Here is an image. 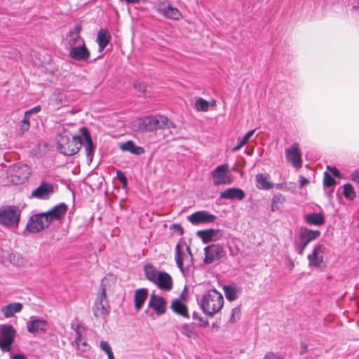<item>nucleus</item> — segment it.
Here are the masks:
<instances>
[{
    "label": "nucleus",
    "instance_id": "1",
    "mask_svg": "<svg viewBox=\"0 0 359 359\" xmlns=\"http://www.w3.org/2000/svg\"><path fill=\"white\" fill-rule=\"evenodd\" d=\"M198 302L203 312L206 316L212 317L222 309L224 298L219 292L212 289L205 292Z\"/></svg>",
    "mask_w": 359,
    "mask_h": 359
},
{
    "label": "nucleus",
    "instance_id": "2",
    "mask_svg": "<svg viewBox=\"0 0 359 359\" xmlns=\"http://www.w3.org/2000/svg\"><path fill=\"white\" fill-rule=\"evenodd\" d=\"M168 123V118L161 114L147 116L138 120V127L142 132H151L164 128Z\"/></svg>",
    "mask_w": 359,
    "mask_h": 359
},
{
    "label": "nucleus",
    "instance_id": "3",
    "mask_svg": "<svg viewBox=\"0 0 359 359\" xmlns=\"http://www.w3.org/2000/svg\"><path fill=\"white\" fill-rule=\"evenodd\" d=\"M83 144L79 135L73 136L72 139L66 135H61L57 141V148L60 153L66 156L76 154Z\"/></svg>",
    "mask_w": 359,
    "mask_h": 359
},
{
    "label": "nucleus",
    "instance_id": "4",
    "mask_svg": "<svg viewBox=\"0 0 359 359\" xmlns=\"http://www.w3.org/2000/svg\"><path fill=\"white\" fill-rule=\"evenodd\" d=\"M320 236L318 230H311L308 228H301L294 241L296 251L299 255H303L307 245Z\"/></svg>",
    "mask_w": 359,
    "mask_h": 359
},
{
    "label": "nucleus",
    "instance_id": "5",
    "mask_svg": "<svg viewBox=\"0 0 359 359\" xmlns=\"http://www.w3.org/2000/svg\"><path fill=\"white\" fill-rule=\"evenodd\" d=\"M20 217V210L18 207L10 205L0 208V224L6 226H17Z\"/></svg>",
    "mask_w": 359,
    "mask_h": 359
},
{
    "label": "nucleus",
    "instance_id": "6",
    "mask_svg": "<svg viewBox=\"0 0 359 359\" xmlns=\"http://www.w3.org/2000/svg\"><path fill=\"white\" fill-rule=\"evenodd\" d=\"M16 330L12 325H0V350L3 352H11V346L14 342Z\"/></svg>",
    "mask_w": 359,
    "mask_h": 359
},
{
    "label": "nucleus",
    "instance_id": "7",
    "mask_svg": "<svg viewBox=\"0 0 359 359\" xmlns=\"http://www.w3.org/2000/svg\"><path fill=\"white\" fill-rule=\"evenodd\" d=\"M109 304L107 300L106 290L102 287V291L98 294L93 307V315L97 318H102L106 320V317L109 313Z\"/></svg>",
    "mask_w": 359,
    "mask_h": 359
},
{
    "label": "nucleus",
    "instance_id": "8",
    "mask_svg": "<svg viewBox=\"0 0 359 359\" xmlns=\"http://www.w3.org/2000/svg\"><path fill=\"white\" fill-rule=\"evenodd\" d=\"M211 177L215 186L230 184L233 182V177L226 163L218 165L212 170Z\"/></svg>",
    "mask_w": 359,
    "mask_h": 359
},
{
    "label": "nucleus",
    "instance_id": "9",
    "mask_svg": "<svg viewBox=\"0 0 359 359\" xmlns=\"http://www.w3.org/2000/svg\"><path fill=\"white\" fill-rule=\"evenodd\" d=\"M50 224V220L44 212L39 213L29 218L26 228L31 233H38L48 227Z\"/></svg>",
    "mask_w": 359,
    "mask_h": 359
},
{
    "label": "nucleus",
    "instance_id": "10",
    "mask_svg": "<svg viewBox=\"0 0 359 359\" xmlns=\"http://www.w3.org/2000/svg\"><path fill=\"white\" fill-rule=\"evenodd\" d=\"M285 158L294 168L299 169L302 167V152L298 143L294 142L285 149Z\"/></svg>",
    "mask_w": 359,
    "mask_h": 359
},
{
    "label": "nucleus",
    "instance_id": "11",
    "mask_svg": "<svg viewBox=\"0 0 359 359\" xmlns=\"http://www.w3.org/2000/svg\"><path fill=\"white\" fill-rule=\"evenodd\" d=\"M204 263L209 264L219 260L226 255L223 247L217 244H212L205 248Z\"/></svg>",
    "mask_w": 359,
    "mask_h": 359
},
{
    "label": "nucleus",
    "instance_id": "12",
    "mask_svg": "<svg viewBox=\"0 0 359 359\" xmlns=\"http://www.w3.org/2000/svg\"><path fill=\"white\" fill-rule=\"evenodd\" d=\"M216 216L207 211H198L187 217V219L194 225L214 222Z\"/></svg>",
    "mask_w": 359,
    "mask_h": 359
},
{
    "label": "nucleus",
    "instance_id": "13",
    "mask_svg": "<svg viewBox=\"0 0 359 359\" xmlns=\"http://www.w3.org/2000/svg\"><path fill=\"white\" fill-rule=\"evenodd\" d=\"M69 56L78 61L86 60L90 57V51L86 48L85 43L70 47Z\"/></svg>",
    "mask_w": 359,
    "mask_h": 359
},
{
    "label": "nucleus",
    "instance_id": "14",
    "mask_svg": "<svg viewBox=\"0 0 359 359\" xmlns=\"http://www.w3.org/2000/svg\"><path fill=\"white\" fill-rule=\"evenodd\" d=\"M54 188L52 184L45 182L41 184L32 192V197L38 199L47 200L53 194Z\"/></svg>",
    "mask_w": 359,
    "mask_h": 359
},
{
    "label": "nucleus",
    "instance_id": "15",
    "mask_svg": "<svg viewBox=\"0 0 359 359\" xmlns=\"http://www.w3.org/2000/svg\"><path fill=\"white\" fill-rule=\"evenodd\" d=\"M197 236L203 243L219 240L223 236V231L220 229H208L197 231Z\"/></svg>",
    "mask_w": 359,
    "mask_h": 359
},
{
    "label": "nucleus",
    "instance_id": "16",
    "mask_svg": "<svg viewBox=\"0 0 359 359\" xmlns=\"http://www.w3.org/2000/svg\"><path fill=\"white\" fill-rule=\"evenodd\" d=\"M167 302L163 297L151 294L149 302V306L151 308L158 316L164 314L166 311Z\"/></svg>",
    "mask_w": 359,
    "mask_h": 359
},
{
    "label": "nucleus",
    "instance_id": "17",
    "mask_svg": "<svg viewBox=\"0 0 359 359\" xmlns=\"http://www.w3.org/2000/svg\"><path fill=\"white\" fill-rule=\"evenodd\" d=\"M325 248L323 245H317L313 250L311 254L307 256L309 266L320 267L323 262V255Z\"/></svg>",
    "mask_w": 359,
    "mask_h": 359
},
{
    "label": "nucleus",
    "instance_id": "18",
    "mask_svg": "<svg viewBox=\"0 0 359 359\" xmlns=\"http://www.w3.org/2000/svg\"><path fill=\"white\" fill-rule=\"evenodd\" d=\"M81 135L83 137L84 142H83L87 158L90 162L92 161L94 156V145L91 139L88 130L86 127L80 128Z\"/></svg>",
    "mask_w": 359,
    "mask_h": 359
},
{
    "label": "nucleus",
    "instance_id": "19",
    "mask_svg": "<svg viewBox=\"0 0 359 359\" xmlns=\"http://www.w3.org/2000/svg\"><path fill=\"white\" fill-rule=\"evenodd\" d=\"M48 328V323L46 320L31 317L30 320L27 323V331L32 334L45 332Z\"/></svg>",
    "mask_w": 359,
    "mask_h": 359
},
{
    "label": "nucleus",
    "instance_id": "20",
    "mask_svg": "<svg viewBox=\"0 0 359 359\" xmlns=\"http://www.w3.org/2000/svg\"><path fill=\"white\" fill-rule=\"evenodd\" d=\"M157 287L163 291H170L172 288V279L169 273L165 271L158 273V276L154 283Z\"/></svg>",
    "mask_w": 359,
    "mask_h": 359
},
{
    "label": "nucleus",
    "instance_id": "21",
    "mask_svg": "<svg viewBox=\"0 0 359 359\" xmlns=\"http://www.w3.org/2000/svg\"><path fill=\"white\" fill-rule=\"evenodd\" d=\"M187 254H184L180 251V243H177L175 247V255H176V263L177 267L180 269V271L184 273L183 263L184 262H191L193 259V255L191 252L190 247L187 246L186 248Z\"/></svg>",
    "mask_w": 359,
    "mask_h": 359
},
{
    "label": "nucleus",
    "instance_id": "22",
    "mask_svg": "<svg viewBox=\"0 0 359 359\" xmlns=\"http://www.w3.org/2000/svg\"><path fill=\"white\" fill-rule=\"evenodd\" d=\"M67 210V205L65 203H60L53 207L49 211L44 212L51 223L53 220L61 219Z\"/></svg>",
    "mask_w": 359,
    "mask_h": 359
},
{
    "label": "nucleus",
    "instance_id": "23",
    "mask_svg": "<svg viewBox=\"0 0 359 359\" xmlns=\"http://www.w3.org/2000/svg\"><path fill=\"white\" fill-rule=\"evenodd\" d=\"M245 192L239 188H228L220 193V198L223 199H238L241 201L244 198Z\"/></svg>",
    "mask_w": 359,
    "mask_h": 359
},
{
    "label": "nucleus",
    "instance_id": "24",
    "mask_svg": "<svg viewBox=\"0 0 359 359\" xmlns=\"http://www.w3.org/2000/svg\"><path fill=\"white\" fill-rule=\"evenodd\" d=\"M22 304L14 302L2 306L1 311L6 318H9L14 316L15 313H20L22 310Z\"/></svg>",
    "mask_w": 359,
    "mask_h": 359
},
{
    "label": "nucleus",
    "instance_id": "25",
    "mask_svg": "<svg viewBox=\"0 0 359 359\" xmlns=\"http://www.w3.org/2000/svg\"><path fill=\"white\" fill-rule=\"evenodd\" d=\"M176 328L182 335L189 339H196L198 337V332L191 323H183L182 325H177Z\"/></svg>",
    "mask_w": 359,
    "mask_h": 359
},
{
    "label": "nucleus",
    "instance_id": "26",
    "mask_svg": "<svg viewBox=\"0 0 359 359\" xmlns=\"http://www.w3.org/2000/svg\"><path fill=\"white\" fill-rule=\"evenodd\" d=\"M305 222L309 225L321 226L325 222L324 215L320 212H311L304 216Z\"/></svg>",
    "mask_w": 359,
    "mask_h": 359
},
{
    "label": "nucleus",
    "instance_id": "27",
    "mask_svg": "<svg viewBox=\"0 0 359 359\" xmlns=\"http://www.w3.org/2000/svg\"><path fill=\"white\" fill-rule=\"evenodd\" d=\"M111 40V34L106 29H101L97 36V42L99 46V50L102 51L107 46Z\"/></svg>",
    "mask_w": 359,
    "mask_h": 359
},
{
    "label": "nucleus",
    "instance_id": "28",
    "mask_svg": "<svg viewBox=\"0 0 359 359\" xmlns=\"http://www.w3.org/2000/svg\"><path fill=\"white\" fill-rule=\"evenodd\" d=\"M120 149L123 151H129L135 155H141L144 153V149L142 147L137 146L133 141L128 140L120 145Z\"/></svg>",
    "mask_w": 359,
    "mask_h": 359
},
{
    "label": "nucleus",
    "instance_id": "29",
    "mask_svg": "<svg viewBox=\"0 0 359 359\" xmlns=\"http://www.w3.org/2000/svg\"><path fill=\"white\" fill-rule=\"evenodd\" d=\"M148 296V291L146 288L138 289L135 291L134 295L135 308L137 311H139Z\"/></svg>",
    "mask_w": 359,
    "mask_h": 359
},
{
    "label": "nucleus",
    "instance_id": "30",
    "mask_svg": "<svg viewBox=\"0 0 359 359\" xmlns=\"http://www.w3.org/2000/svg\"><path fill=\"white\" fill-rule=\"evenodd\" d=\"M81 28L79 26H75L68 34V43L70 47L79 45L84 42L83 39L80 36Z\"/></svg>",
    "mask_w": 359,
    "mask_h": 359
},
{
    "label": "nucleus",
    "instance_id": "31",
    "mask_svg": "<svg viewBox=\"0 0 359 359\" xmlns=\"http://www.w3.org/2000/svg\"><path fill=\"white\" fill-rule=\"evenodd\" d=\"M269 175L259 173L257 174L255 177V180L257 182V187L259 189H262L264 190H269L273 188V184L269 181Z\"/></svg>",
    "mask_w": 359,
    "mask_h": 359
},
{
    "label": "nucleus",
    "instance_id": "32",
    "mask_svg": "<svg viewBox=\"0 0 359 359\" xmlns=\"http://www.w3.org/2000/svg\"><path fill=\"white\" fill-rule=\"evenodd\" d=\"M171 309L175 313L184 318H189L187 308L179 299H175L171 304Z\"/></svg>",
    "mask_w": 359,
    "mask_h": 359
},
{
    "label": "nucleus",
    "instance_id": "33",
    "mask_svg": "<svg viewBox=\"0 0 359 359\" xmlns=\"http://www.w3.org/2000/svg\"><path fill=\"white\" fill-rule=\"evenodd\" d=\"M83 329V327L81 326V324H78L76 325V328L75 330L76 332V338H75V343L77 346V348L81 350V351H86L88 349L89 346L88 343L83 340L81 336V330Z\"/></svg>",
    "mask_w": 359,
    "mask_h": 359
},
{
    "label": "nucleus",
    "instance_id": "34",
    "mask_svg": "<svg viewBox=\"0 0 359 359\" xmlns=\"http://www.w3.org/2000/svg\"><path fill=\"white\" fill-rule=\"evenodd\" d=\"M223 290L226 299L229 302H233L238 298L239 289L236 285H224Z\"/></svg>",
    "mask_w": 359,
    "mask_h": 359
},
{
    "label": "nucleus",
    "instance_id": "35",
    "mask_svg": "<svg viewBox=\"0 0 359 359\" xmlns=\"http://www.w3.org/2000/svg\"><path fill=\"white\" fill-rule=\"evenodd\" d=\"M161 12L165 17L172 20H179L181 17V13L179 10L170 4L163 8Z\"/></svg>",
    "mask_w": 359,
    "mask_h": 359
},
{
    "label": "nucleus",
    "instance_id": "36",
    "mask_svg": "<svg viewBox=\"0 0 359 359\" xmlns=\"http://www.w3.org/2000/svg\"><path fill=\"white\" fill-rule=\"evenodd\" d=\"M144 272L146 278L154 283L160 271H157L152 264H147L144 266Z\"/></svg>",
    "mask_w": 359,
    "mask_h": 359
},
{
    "label": "nucleus",
    "instance_id": "37",
    "mask_svg": "<svg viewBox=\"0 0 359 359\" xmlns=\"http://www.w3.org/2000/svg\"><path fill=\"white\" fill-rule=\"evenodd\" d=\"M285 201V196L280 193H276L273 196L271 201V211L275 212L278 210L283 203Z\"/></svg>",
    "mask_w": 359,
    "mask_h": 359
},
{
    "label": "nucleus",
    "instance_id": "38",
    "mask_svg": "<svg viewBox=\"0 0 359 359\" xmlns=\"http://www.w3.org/2000/svg\"><path fill=\"white\" fill-rule=\"evenodd\" d=\"M343 194L346 199L350 201H353L356 196L353 186L349 183L344 185Z\"/></svg>",
    "mask_w": 359,
    "mask_h": 359
},
{
    "label": "nucleus",
    "instance_id": "39",
    "mask_svg": "<svg viewBox=\"0 0 359 359\" xmlns=\"http://www.w3.org/2000/svg\"><path fill=\"white\" fill-rule=\"evenodd\" d=\"M195 108L199 111H207L209 109V103L202 97H199L195 102Z\"/></svg>",
    "mask_w": 359,
    "mask_h": 359
},
{
    "label": "nucleus",
    "instance_id": "40",
    "mask_svg": "<svg viewBox=\"0 0 359 359\" xmlns=\"http://www.w3.org/2000/svg\"><path fill=\"white\" fill-rule=\"evenodd\" d=\"M336 183L335 180L331 176L330 173L327 171L324 172L323 185L325 188H328L334 185Z\"/></svg>",
    "mask_w": 359,
    "mask_h": 359
},
{
    "label": "nucleus",
    "instance_id": "41",
    "mask_svg": "<svg viewBox=\"0 0 359 359\" xmlns=\"http://www.w3.org/2000/svg\"><path fill=\"white\" fill-rule=\"evenodd\" d=\"M30 128L29 116H27L25 114L23 119L22 120L20 125V131L22 134L27 131Z\"/></svg>",
    "mask_w": 359,
    "mask_h": 359
},
{
    "label": "nucleus",
    "instance_id": "42",
    "mask_svg": "<svg viewBox=\"0 0 359 359\" xmlns=\"http://www.w3.org/2000/svg\"><path fill=\"white\" fill-rule=\"evenodd\" d=\"M241 316V309L238 307L234 308L231 310V314L230 318V322L233 323L239 319Z\"/></svg>",
    "mask_w": 359,
    "mask_h": 359
},
{
    "label": "nucleus",
    "instance_id": "43",
    "mask_svg": "<svg viewBox=\"0 0 359 359\" xmlns=\"http://www.w3.org/2000/svg\"><path fill=\"white\" fill-rule=\"evenodd\" d=\"M193 318L198 320L201 327H205L208 325V320L203 318L201 316H199L196 312H194Z\"/></svg>",
    "mask_w": 359,
    "mask_h": 359
},
{
    "label": "nucleus",
    "instance_id": "44",
    "mask_svg": "<svg viewBox=\"0 0 359 359\" xmlns=\"http://www.w3.org/2000/svg\"><path fill=\"white\" fill-rule=\"evenodd\" d=\"M100 347L102 351L106 353L107 355L113 352L110 345L106 341H101Z\"/></svg>",
    "mask_w": 359,
    "mask_h": 359
},
{
    "label": "nucleus",
    "instance_id": "45",
    "mask_svg": "<svg viewBox=\"0 0 359 359\" xmlns=\"http://www.w3.org/2000/svg\"><path fill=\"white\" fill-rule=\"evenodd\" d=\"M116 177L118 180H120V182L122 183L123 186L125 187L127 184V178L125 176L123 172H122L120 170H118L116 171Z\"/></svg>",
    "mask_w": 359,
    "mask_h": 359
},
{
    "label": "nucleus",
    "instance_id": "46",
    "mask_svg": "<svg viewBox=\"0 0 359 359\" xmlns=\"http://www.w3.org/2000/svg\"><path fill=\"white\" fill-rule=\"evenodd\" d=\"M263 359H283V358L278 353L268 352L266 353Z\"/></svg>",
    "mask_w": 359,
    "mask_h": 359
},
{
    "label": "nucleus",
    "instance_id": "47",
    "mask_svg": "<svg viewBox=\"0 0 359 359\" xmlns=\"http://www.w3.org/2000/svg\"><path fill=\"white\" fill-rule=\"evenodd\" d=\"M133 86L136 90L141 93H144L146 91V85L144 83L136 81L134 83Z\"/></svg>",
    "mask_w": 359,
    "mask_h": 359
},
{
    "label": "nucleus",
    "instance_id": "48",
    "mask_svg": "<svg viewBox=\"0 0 359 359\" xmlns=\"http://www.w3.org/2000/svg\"><path fill=\"white\" fill-rule=\"evenodd\" d=\"M41 106L37 105V106H35L33 108L26 111L25 112V114H26L27 116H30L31 114L39 113L41 111Z\"/></svg>",
    "mask_w": 359,
    "mask_h": 359
},
{
    "label": "nucleus",
    "instance_id": "49",
    "mask_svg": "<svg viewBox=\"0 0 359 359\" xmlns=\"http://www.w3.org/2000/svg\"><path fill=\"white\" fill-rule=\"evenodd\" d=\"M10 359H28L22 353H13L10 352Z\"/></svg>",
    "mask_w": 359,
    "mask_h": 359
},
{
    "label": "nucleus",
    "instance_id": "50",
    "mask_svg": "<svg viewBox=\"0 0 359 359\" xmlns=\"http://www.w3.org/2000/svg\"><path fill=\"white\" fill-rule=\"evenodd\" d=\"M255 132V129L251 130L248 132L243 137L241 138L245 144L248 142L251 138V137L254 135Z\"/></svg>",
    "mask_w": 359,
    "mask_h": 359
},
{
    "label": "nucleus",
    "instance_id": "51",
    "mask_svg": "<svg viewBox=\"0 0 359 359\" xmlns=\"http://www.w3.org/2000/svg\"><path fill=\"white\" fill-rule=\"evenodd\" d=\"M245 143L241 140V137L238 138V144L236 147L232 149L233 152H236L240 150Z\"/></svg>",
    "mask_w": 359,
    "mask_h": 359
},
{
    "label": "nucleus",
    "instance_id": "52",
    "mask_svg": "<svg viewBox=\"0 0 359 359\" xmlns=\"http://www.w3.org/2000/svg\"><path fill=\"white\" fill-rule=\"evenodd\" d=\"M351 180L359 184V170H356L351 173Z\"/></svg>",
    "mask_w": 359,
    "mask_h": 359
},
{
    "label": "nucleus",
    "instance_id": "53",
    "mask_svg": "<svg viewBox=\"0 0 359 359\" xmlns=\"http://www.w3.org/2000/svg\"><path fill=\"white\" fill-rule=\"evenodd\" d=\"M327 170L330 171V173H331L332 175L335 177L339 176V172L336 168H332L330 166H327Z\"/></svg>",
    "mask_w": 359,
    "mask_h": 359
},
{
    "label": "nucleus",
    "instance_id": "54",
    "mask_svg": "<svg viewBox=\"0 0 359 359\" xmlns=\"http://www.w3.org/2000/svg\"><path fill=\"white\" fill-rule=\"evenodd\" d=\"M309 183V180L303 176H299V184L301 187H304Z\"/></svg>",
    "mask_w": 359,
    "mask_h": 359
},
{
    "label": "nucleus",
    "instance_id": "55",
    "mask_svg": "<svg viewBox=\"0 0 359 359\" xmlns=\"http://www.w3.org/2000/svg\"><path fill=\"white\" fill-rule=\"evenodd\" d=\"M19 56L20 53L15 49H12V53L8 57L13 60H17L19 57Z\"/></svg>",
    "mask_w": 359,
    "mask_h": 359
},
{
    "label": "nucleus",
    "instance_id": "56",
    "mask_svg": "<svg viewBox=\"0 0 359 359\" xmlns=\"http://www.w3.org/2000/svg\"><path fill=\"white\" fill-rule=\"evenodd\" d=\"M62 95L57 96L55 100H54L53 98L51 99V102L55 101V106L59 108L60 106L62 104Z\"/></svg>",
    "mask_w": 359,
    "mask_h": 359
},
{
    "label": "nucleus",
    "instance_id": "57",
    "mask_svg": "<svg viewBox=\"0 0 359 359\" xmlns=\"http://www.w3.org/2000/svg\"><path fill=\"white\" fill-rule=\"evenodd\" d=\"M352 11L353 13L357 16L359 17V6H353L352 7Z\"/></svg>",
    "mask_w": 359,
    "mask_h": 359
},
{
    "label": "nucleus",
    "instance_id": "58",
    "mask_svg": "<svg viewBox=\"0 0 359 359\" xmlns=\"http://www.w3.org/2000/svg\"><path fill=\"white\" fill-rule=\"evenodd\" d=\"M165 127H167L168 128H174L176 126H175V124L173 122L169 121V120L168 119V123H166Z\"/></svg>",
    "mask_w": 359,
    "mask_h": 359
},
{
    "label": "nucleus",
    "instance_id": "59",
    "mask_svg": "<svg viewBox=\"0 0 359 359\" xmlns=\"http://www.w3.org/2000/svg\"><path fill=\"white\" fill-rule=\"evenodd\" d=\"M306 351H307V346H306L305 344L302 343V344H301V352H300V353H301V354H303V353H305Z\"/></svg>",
    "mask_w": 359,
    "mask_h": 359
},
{
    "label": "nucleus",
    "instance_id": "60",
    "mask_svg": "<svg viewBox=\"0 0 359 359\" xmlns=\"http://www.w3.org/2000/svg\"><path fill=\"white\" fill-rule=\"evenodd\" d=\"M174 226H175V228H177V229L181 231V233H182L183 230H182V228L181 227V226H180V225H179V224H176V225H174Z\"/></svg>",
    "mask_w": 359,
    "mask_h": 359
},
{
    "label": "nucleus",
    "instance_id": "61",
    "mask_svg": "<svg viewBox=\"0 0 359 359\" xmlns=\"http://www.w3.org/2000/svg\"><path fill=\"white\" fill-rule=\"evenodd\" d=\"M107 356H108V359H115L114 356L113 352L111 353L107 354Z\"/></svg>",
    "mask_w": 359,
    "mask_h": 359
},
{
    "label": "nucleus",
    "instance_id": "62",
    "mask_svg": "<svg viewBox=\"0 0 359 359\" xmlns=\"http://www.w3.org/2000/svg\"><path fill=\"white\" fill-rule=\"evenodd\" d=\"M216 326H217L216 323H212V327H216Z\"/></svg>",
    "mask_w": 359,
    "mask_h": 359
}]
</instances>
